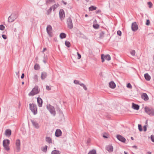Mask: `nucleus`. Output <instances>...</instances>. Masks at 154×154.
Wrapping results in <instances>:
<instances>
[{
  "mask_svg": "<svg viewBox=\"0 0 154 154\" xmlns=\"http://www.w3.org/2000/svg\"><path fill=\"white\" fill-rule=\"evenodd\" d=\"M38 86H36L33 88L31 91L28 94L29 96H33L39 93L40 90L38 88Z\"/></svg>",
  "mask_w": 154,
  "mask_h": 154,
  "instance_id": "f257e3e1",
  "label": "nucleus"
},
{
  "mask_svg": "<svg viewBox=\"0 0 154 154\" xmlns=\"http://www.w3.org/2000/svg\"><path fill=\"white\" fill-rule=\"evenodd\" d=\"M29 109L34 115L37 113V106L35 104L30 103L29 104Z\"/></svg>",
  "mask_w": 154,
  "mask_h": 154,
  "instance_id": "f03ea898",
  "label": "nucleus"
},
{
  "mask_svg": "<svg viewBox=\"0 0 154 154\" xmlns=\"http://www.w3.org/2000/svg\"><path fill=\"white\" fill-rule=\"evenodd\" d=\"M10 144V140L8 139H6L4 140L3 142V145L5 149L7 151L10 150V148L9 146Z\"/></svg>",
  "mask_w": 154,
  "mask_h": 154,
  "instance_id": "7ed1b4c3",
  "label": "nucleus"
},
{
  "mask_svg": "<svg viewBox=\"0 0 154 154\" xmlns=\"http://www.w3.org/2000/svg\"><path fill=\"white\" fill-rule=\"evenodd\" d=\"M47 108L49 111L50 113L54 116H55L56 115V112L54 107L50 104L47 105Z\"/></svg>",
  "mask_w": 154,
  "mask_h": 154,
  "instance_id": "20e7f679",
  "label": "nucleus"
},
{
  "mask_svg": "<svg viewBox=\"0 0 154 154\" xmlns=\"http://www.w3.org/2000/svg\"><path fill=\"white\" fill-rule=\"evenodd\" d=\"M145 112L150 116H154V109L151 108L145 107Z\"/></svg>",
  "mask_w": 154,
  "mask_h": 154,
  "instance_id": "39448f33",
  "label": "nucleus"
},
{
  "mask_svg": "<svg viewBox=\"0 0 154 154\" xmlns=\"http://www.w3.org/2000/svg\"><path fill=\"white\" fill-rule=\"evenodd\" d=\"M66 23L68 27L70 29H71L73 28V25L72 22L71 18L70 17H69L67 19Z\"/></svg>",
  "mask_w": 154,
  "mask_h": 154,
  "instance_id": "423d86ee",
  "label": "nucleus"
},
{
  "mask_svg": "<svg viewBox=\"0 0 154 154\" xmlns=\"http://www.w3.org/2000/svg\"><path fill=\"white\" fill-rule=\"evenodd\" d=\"M17 15L15 14H11L8 18V21L9 22H13L17 17Z\"/></svg>",
  "mask_w": 154,
  "mask_h": 154,
  "instance_id": "0eeeda50",
  "label": "nucleus"
},
{
  "mask_svg": "<svg viewBox=\"0 0 154 154\" xmlns=\"http://www.w3.org/2000/svg\"><path fill=\"white\" fill-rule=\"evenodd\" d=\"M16 151L19 152L20 150V141L19 139H17L15 142Z\"/></svg>",
  "mask_w": 154,
  "mask_h": 154,
  "instance_id": "6e6552de",
  "label": "nucleus"
},
{
  "mask_svg": "<svg viewBox=\"0 0 154 154\" xmlns=\"http://www.w3.org/2000/svg\"><path fill=\"white\" fill-rule=\"evenodd\" d=\"M101 59L102 62H103L104 61L105 59L109 61L111 60V58L109 54L104 55V54H102L101 55Z\"/></svg>",
  "mask_w": 154,
  "mask_h": 154,
  "instance_id": "1a4fd4ad",
  "label": "nucleus"
},
{
  "mask_svg": "<svg viewBox=\"0 0 154 154\" xmlns=\"http://www.w3.org/2000/svg\"><path fill=\"white\" fill-rule=\"evenodd\" d=\"M52 28L51 25H48L46 28L47 33L50 37L52 36Z\"/></svg>",
  "mask_w": 154,
  "mask_h": 154,
  "instance_id": "9d476101",
  "label": "nucleus"
},
{
  "mask_svg": "<svg viewBox=\"0 0 154 154\" xmlns=\"http://www.w3.org/2000/svg\"><path fill=\"white\" fill-rule=\"evenodd\" d=\"M59 15L60 18L61 20H63L65 17V12L63 9H60L59 11Z\"/></svg>",
  "mask_w": 154,
  "mask_h": 154,
  "instance_id": "9b49d317",
  "label": "nucleus"
},
{
  "mask_svg": "<svg viewBox=\"0 0 154 154\" xmlns=\"http://www.w3.org/2000/svg\"><path fill=\"white\" fill-rule=\"evenodd\" d=\"M138 29V26L136 22L133 23L131 25V29L132 31H135Z\"/></svg>",
  "mask_w": 154,
  "mask_h": 154,
  "instance_id": "f8f14e48",
  "label": "nucleus"
},
{
  "mask_svg": "<svg viewBox=\"0 0 154 154\" xmlns=\"http://www.w3.org/2000/svg\"><path fill=\"white\" fill-rule=\"evenodd\" d=\"M116 137L119 140L122 142L125 143L126 141L125 139L121 135H117Z\"/></svg>",
  "mask_w": 154,
  "mask_h": 154,
  "instance_id": "ddd939ff",
  "label": "nucleus"
},
{
  "mask_svg": "<svg viewBox=\"0 0 154 154\" xmlns=\"http://www.w3.org/2000/svg\"><path fill=\"white\" fill-rule=\"evenodd\" d=\"M33 125L36 128L38 129L39 128L38 124L33 119L30 120Z\"/></svg>",
  "mask_w": 154,
  "mask_h": 154,
  "instance_id": "4468645a",
  "label": "nucleus"
},
{
  "mask_svg": "<svg viewBox=\"0 0 154 154\" xmlns=\"http://www.w3.org/2000/svg\"><path fill=\"white\" fill-rule=\"evenodd\" d=\"M37 102L38 106L39 107H41L42 106L43 101L40 97H38L37 98Z\"/></svg>",
  "mask_w": 154,
  "mask_h": 154,
  "instance_id": "2eb2a0df",
  "label": "nucleus"
},
{
  "mask_svg": "<svg viewBox=\"0 0 154 154\" xmlns=\"http://www.w3.org/2000/svg\"><path fill=\"white\" fill-rule=\"evenodd\" d=\"M62 134V131L60 129H57L56 130L55 133V135L57 137L60 136Z\"/></svg>",
  "mask_w": 154,
  "mask_h": 154,
  "instance_id": "dca6fc26",
  "label": "nucleus"
},
{
  "mask_svg": "<svg viewBox=\"0 0 154 154\" xmlns=\"http://www.w3.org/2000/svg\"><path fill=\"white\" fill-rule=\"evenodd\" d=\"M11 130L10 129H6L5 132V134L7 137L10 136L11 134Z\"/></svg>",
  "mask_w": 154,
  "mask_h": 154,
  "instance_id": "f3484780",
  "label": "nucleus"
},
{
  "mask_svg": "<svg viewBox=\"0 0 154 154\" xmlns=\"http://www.w3.org/2000/svg\"><path fill=\"white\" fill-rule=\"evenodd\" d=\"M109 86L112 89H114L116 87V85L113 81H111L109 83Z\"/></svg>",
  "mask_w": 154,
  "mask_h": 154,
  "instance_id": "a211bd4d",
  "label": "nucleus"
},
{
  "mask_svg": "<svg viewBox=\"0 0 154 154\" xmlns=\"http://www.w3.org/2000/svg\"><path fill=\"white\" fill-rule=\"evenodd\" d=\"M106 149L109 152L113 151V147L112 145H108L106 148Z\"/></svg>",
  "mask_w": 154,
  "mask_h": 154,
  "instance_id": "6ab92c4d",
  "label": "nucleus"
},
{
  "mask_svg": "<svg viewBox=\"0 0 154 154\" xmlns=\"http://www.w3.org/2000/svg\"><path fill=\"white\" fill-rule=\"evenodd\" d=\"M47 76V74L45 72H42L41 73V79L43 80L46 78Z\"/></svg>",
  "mask_w": 154,
  "mask_h": 154,
  "instance_id": "aec40b11",
  "label": "nucleus"
},
{
  "mask_svg": "<svg viewBox=\"0 0 154 154\" xmlns=\"http://www.w3.org/2000/svg\"><path fill=\"white\" fill-rule=\"evenodd\" d=\"M132 108L134 109L138 110L139 109V106L137 104L133 103Z\"/></svg>",
  "mask_w": 154,
  "mask_h": 154,
  "instance_id": "412c9836",
  "label": "nucleus"
},
{
  "mask_svg": "<svg viewBox=\"0 0 154 154\" xmlns=\"http://www.w3.org/2000/svg\"><path fill=\"white\" fill-rule=\"evenodd\" d=\"M151 77L149 75L148 73H145V79L147 81H149L151 79Z\"/></svg>",
  "mask_w": 154,
  "mask_h": 154,
  "instance_id": "4be33fe9",
  "label": "nucleus"
},
{
  "mask_svg": "<svg viewBox=\"0 0 154 154\" xmlns=\"http://www.w3.org/2000/svg\"><path fill=\"white\" fill-rule=\"evenodd\" d=\"M97 7L94 5H91L89 8V11H92L96 10Z\"/></svg>",
  "mask_w": 154,
  "mask_h": 154,
  "instance_id": "5701e85b",
  "label": "nucleus"
},
{
  "mask_svg": "<svg viewBox=\"0 0 154 154\" xmlns=\"http://www.w3.org/2000/svg\"><path fill=\"white\" fill-rule=\"evenodd\" d=\"M60 37L61 39H63L66 37V35L65 33L62 32L60 34Z\"/></svg>",
  "mask_w": 154,
  "mask_h": 154,
  "instance_id": "b1692460",
  "label": "nucleus"
},
{
  "mask_svg": "<svg viewBox=\"0 0 154 154\" xmlns=\"http://www.w3.org/2000/svg\"><path fill=\"white\" fill-rule=\"evenodd\" d=\"M45 140L46 142H48L49 143H52V140L51 137H46Z\"/></svg>",
  "mask_w": 154,
  "mask_h": 154,
  "instance_id": "393cba45",
  "label": "nucleus"
},
{
  "mask_svg": "<svg viewBox=\"0 0 154 154\" xmlns=\"http://www.w3.org/2000/svg\"><path fill=\"white\" fill-rule=\"evenodd\" d=\"M59 6L58 4H55L52 6V9H53L54 11L55 9Z\"/></svg>",
  "mask_w": 154,
  "mask_h": 154,
  "instance_id": "a878e982",
  "label": "nucleus"
},
{
  "mask_svg": "<svg viewBox=\"0 0 154 154\" xmlns=\"http://www.w3.org/2000/svg\"><path fill=\"white\" fill-rule=\"evenodd\" d=\"M51 154H60V152L59 150H54L52 151Z\"/></svg>",
  "mask_w": 154,
  "mask_h": 154,
  "instance_id": "bb28decb",
  "label": "nucleus"
},
{
  "mask_svg": "<svg viewBox=\"0 0 154 154\" xmlns=\"http://www.w3.org/2000/svg\"><path fill=\"white\" fill-rule=\"evenodd\" d=\"M33 79H34V81L35 82H37L38 81V75H34L33 77Z\"/></svg>",
  "mask_w": 154,
  "mask_h": 154,
  "instance_id": "cd10ccee",
  "label": "nucleus"
},
{
  "mask_svg": "<svg viewBox=\"0 0 154 154\" xmlns=\"http://www.w3.org/2000/svg\"><path fill=\"white\" fill-rule=\"evenodd\" d=\"M34 69L35 70H38L40 69V66L38 64H35L34 66Z\"/></svg>",
  "mask_w": 154,
  "mask_h": 154,
  "instance_id": "c85d7f7f",
  "label": "nucleus"
},
{
  "mask_svg": "<svg viewBox=\"0 0 154 154\" xmlns=\"http://www.w3.org/2000/svg\"><path fill=\"white\" fill-rule=\"evenodd\" d=\"M88 154H97L96 150L93 149L90 151L88 153Z\"/></svg>",
  "mask_w": 154,
  "mask_h": 154,
  "instance_id": "c756f323",
  "label": "nucleus"
},
{
  "mask_svg": "<svg viewBox=\"0 0 154 154\" xmlns=\"http://www.w3.org/2000/svg\"><path fill=\"white\" fill-rule=\"evenodd\" d=\"M48 148V146L45 145V146L43 147L42 149V150L45 152H47V150Z\"/></svg>",
  "mask_w": 154,
  "mask_h": 154,
  "instance_id": "7c9ffc66",
  "label": "nucleus"
},
{
  "mask_svg": "<svg viewBox=\"0 0 154 154\" xmlns=\"http://www.w3.org/2000/svg\"><path fill=\"white\" fill-rule=\"evenodd\" d=\"M45 2L46 4H47L49 3H55V0H46Z\"/></svg>",
  "mask_w": 154,
  "mask_h": 154,
  "instance_id": "2f4dec72",
  "label": "nucleus"
},
{
  "mask_svg": "<svg viewBox=\"0 0 154 154\" xmlns=\"http://www.w3.org/2000/svg\"><path fill=\"white\" fill-rule=\"evenodd\" d=\"M65 45L66 47L69 48L70 47V43L69 42L66 41L65 42Z\"/></svg>",
  "mask_w": 154,
  "mask_h": 154,
  "instance_id": "473e14b6",
  "label": "nucleus"
},
{
  "mask_svg": "<svg viewBox=\"0 0 154 154\" xmlns=\"http://www.w3.org/2000/svg\"><path fill=\"white\" fill-rule=\"evenodd\" d=\"M93 26L94 28L95 29H98L99 27V25L98 24H94Z\"/></svg>",
  "mask_w": 154,
  "mask_h": 154,
  "instance_id": "72a5a7b5",
  "label": "nucleus"
},
{
  "mask_svg": "<svg viewBox=\"0 0 154 154\" xmlns=\"http://www.w3.org/2000/svg\"><path fill=\"white\" fill-rule=\"evenodd\" d=\"M52 7H50L47 11V14L48 15H49L51 13L52 11Z\"/></svg>",
  "mask_w": 154,
  "mask_h": 154,
  "instance_id": "f704fd0d",
  "label": "nucleus"
},
{
  "mask_svg": "<svg viewBox=\"0 0 154 154\" xmlns=\"http://www.w3.org/2000/svg\"><path fill=\"white\" fill-rule=\"evenodd\" d=\"M105 33L104 32H101L100 34V38H103L104 37Z\"/></svg>",
  "mask_w": 154,
  "mask_h": 154,
  "instance_id": "c9c22d12",
  "label": "nucleus"
},
{
  "mask_svg": "<svg viewBox=\"0 0 154 154\" xmlns=\"http://www.w3.org/2000/svg\"><path fill=\"white\" fill-rule=\"evenodd\" d=\"M138 128L139 130L140 131H142L143 129L142 128V126L141 125L139 124L138 125Z\"/></svg>",
  "mask_w": 154,
  "mask_h": 154,
  "instance_id": "e433bc0d",
  "label": "nucleus"
},
{
  "mask_svg": "<svg viewBox=\"0 0 154 154\" xmlns=\"http://www.w3.org/2000/svg\"><path fill=\"white\" fill-rule=\"evenodd\" d=\"M131 54L133 56H134L135 54V51L134 50H132L130 51Z\"/></svg>",
  "mask_w": 154,
  "mask_h": 154,
  "instance_id": "4c0bfd02",
  "label": "nucleus"
},
{
  "mask_svg": "<svg viewBox=\"0 0 154 154\" xmlns=\"http://www.w3.org/2000/svg\"><path fill=\"white\" fill-rule=\"evenodd\" d=\"M5 26L3 25H0V29L1 30H3L5 29Z\"/></svg>",
  "mask_w": 154,
  "mask_h": 154,
  "instance_id": "58836bf2",
  "label": "nucleus"
},
{
  "mask_svg": "<svg viewBox=\"0 0 154 154\" xmlns=\"http://www.w3.org/2000/svg\"><path fill=\"white\" fill-rule=\"evenodd\" d=\"M149 98L148 96L145 93V101L149 100Z\"/></svg>",
  "mask_w": 154,
  "mask_h": 154,
  "instance_id": "ea45409f",
  "label": "nucleus"
},
{
  "mask_svg": "<svg viewBox=\"0 0 154 154\" xmlns=\"http://www.w3.org/2000/svg\"><path fill=\"white\" fill-rule=\"evenodd\" d=\"M150 138L151 141L154 143V135H151L150 136Z\"/></svg>",
  "mask_w": 154,
  "mask_h": 154,
  "instance_id": "a19ab883",
  "label": "nucleus"
},
{
  "mask_svg": "<svg viewBox=\"0 0 154 154\" xmlns=\"http://www.w3.org/2000/svg\"><path fill=\"white\" fill-rule=\"evenodd\" d=\"M148 5H149V7L150 8H151L152 5V3L151 2H149L147 3Z\"/></svg>",
  "mask_w": 154,
  "mask_h": 154,
  "instance_id": "79ce46f5",
  "label": "nucleus"
},
{
  "mask_svg": "<svg viewBox=\"0 0 154 154\" xmlns=\"http://www.w3.org/2000/svg\"><path fill=\"white\" fill-rule=\"evenodd\" d=\"M147 121L148 120H146V122H145V132L147 130Z\"/></svg>",
  "mask_w": 154,
  "mask_h": 154,
  "instance_id": "37998d69",
  "label": "nucleus"
},
{
  "mask_svg": "<svg viewBox=\"0 0 154 154\" xmlns=\"http://www.w3.org/2000/svg\"><path fill=\"white\" fill-rule=\"evenodd\" d=\"M127 86L128 88H132V86L130 83H128L127 84Z\"/></svg>",
  "mask_w": 154,
  "mask_h": 154,
  "instance_id": "c03bdc74",
  "label": "nucleus"
},
{
  "mask_svg": "<svg viewBox=\"0 0 154 154\" xmlns=\"http://www.w3.org/2000/svg\"><path fill=\"white\" fill-rule=\"evenodd\" d=\"M150 24V22L149 20H147L146 21V24L147 26H149Z\"/></svg>",
  "mask_w": 154,
  "mask_h": 154,
  "instance_id": "a18cd8bd",
  "label": "nucleus"
},
{
  "mask_svg": "<svg viewBox=\"0 0 154 154\" xmlns=\"http://www.w3.org/2000/svg\"><path fill=\"white\" fill-rule=\"evenodd\" d=\"M74 83L75 84H80L79 82L77 80H75L74 81Z\"/></svg>",
  "mask_w": 154,
  "mask_h": 154,
  "instance_id": "49530a36",
  "label": "nucleus"
},
{
  "mask_svg": "<svg viewBox=\"0 0 154 154\" xmlns=\"http://www.w3.org/2000/svg\"><path fill=\"white\" fill-rule=\"evenodd\" d=\"M117 34L118 35L120 36L122 35V32L120 30H118L117 32Z\"/></svg>",
  "mask_w": 154,
  "mask_h": 154,
  "instance_id": "de8ad7c7",
  "label": "nucleus"
},
{
  "mask_svg": "<svg viewBox=\"0 0 154 154\" xmlns=\"http://www.w3.org/2000/svg\"><path fill=\"white\" fill-rule=\"evenodd\" d=\"M77 54L78 56V59H79L81 58V55L79 52H77Z\"/></svg>",
  "mask_w": 154,
  "mask_h": 154,
  "instance_id": "09e8293b",
  "label": "nucleus"
},
{
  "mask_svg": "<svg viewBox=\"0 0 154 154\" xmlns=\"http://www.w3.org/2000/svg\"><path fill=\"white\" fill-rule=\"evenodd\" d=\"M2 37L4 39H6L7 38V36L5 35H2Z\"/></svg>",
  "mask_w": 154,
  "mask_h": 154,
  "instance_id": "8fccbe9b",
  "label": "nucleus"
},
{
  "mask_svg": "<svg viewBox=\"0 0 154 154\" xmlns=\"http://www.w3.org/2000/svg\"><path fill=\"white\" fill-rule=\"evenodd\" d=\"M46 89L48 91L50 90L51 89V88H50L49 86L48 85L46 86Z\"/></svg>",
  "mask_w": 154,
  "mask_h": 154,
  "instance_id": "3c124183",
  "label": "nucleus"
},
{
  "mask_svg": "<svg viewBox=\"0 0 154 154\" xmlns=\"http://www.w3.org/2000/svg\"><path fill=\"white\" fill-rule=\"evenodd\" d=\"M101 12V11L100 10H96L95 11L96 14H98Z\"/></svg>",
  "mask_w": 154,
  "mask_h": 154,
  "instance_id": "603ef678",
  "label": "nucleus"
},
{
  "mask_svg": "<svg viewBox=\"0 0 154 154\" xmlns=\"http://www.w3.org/2000/svg\"><path fill=\"white\" fill-rule=\"evenodd\" d=\"M142 98L144 100V93H143L141 95Z\"/></svg>",
  "mask_w": 154,
  "mask_h": 154,
  "instance_id": "864d4df0",
  "label": "nucleus"
},
{
  "mask_svg": "<svg viewBox=\"0 0 154 154\" xmlns=\"http://www.w3.org/2000/svg\"><path fill=\"white\" fill-rule=\"evenodd\" d=\"M83 89L85 90V91H86L87 90V88L86 87V86L85 85L84 86H83Z\"/></svg>",
  "mask_w": 154,
  "mask_h": 154,
  "instance_id": "5fc2aeb1",
  "label": "nucleus"
},
{
  "mask_svg": "<svg viewBox=\"0 0 154 154\" xmlns=\"http://www.w3.org/2000/svg\"><path fill=\"white\" fill-rule=\"evenodd\" d=\"M43 61L44 63H46V60L45 59V56L44 57V59L43 60Z\"/></svg>",
  "mask_w": 154,
  "mask_h": 154,
  "instance_id": "6e6d98bb",
  "label": "nucleus"
},
{
  "mask_svg": "<svg viewBox=\"0 0 154 154\" xmlns=\"http://www.w3.org/2000/svg\"><path fill=\"white\" fill-rule=\"evenodd\" d=\"M79 85H80L81 86H82L83 87L85 85L83 83H80Z\"/></svg>",
  "mask_w": 154,
  "mask_h": 154,
  "instance_id": "4d7b16f0",
  "label": "nucleus"
},
{
  "mask_svg": "<svg viewBox=\"0 0 154 154\" xmlns=\"http://www.w3.org/2000/svg\"><path fill=\"white\" fill-rule=\"evenodd\" d=\"M24 73H22V75H21V79H23L24 78Z\"/></svg>",
  "mask_w": 154,
  "mask_h": 154,
  "instance_id": "13d9d810",
  "label": "nucleus"
},
{
  "mask_svg": "<svg viewBox=\"0 0 154 154\" xmlns=\"http://www.w3.org/2000/svg\"><path fill=\"white\" fill-rule=\"evenodd\" d=\"M62 2L64 5H66L67 4V3L64 2V1L62 0Z\"/></svg>",
  "mask_w": 154,
  "mask_h": 154,
  "instance_id": "bf43d9fd",
  "label": "nucleus"
},
{
  "mask_svg": "<svg viewBox=\"0 0 154 154\" xmlns=\"http://www.w3.org/2000/svg\"><path fill=\"white\" fill-rule=\"evenodd\" d=\"M47 50V48H44L42 51V52H44L45 51Z\"/></svg>",
  "mask_w": 154,
  "mask_h": 154,
  "instance_id": "052dcab7",
  "label": "nucleus"
},
{
  "mask_svg": "<svg viewBox=\"0 0 154 154\" xmlns=\"http://www.w3.org/2000/svg\"><path fill=\"white\" fill-rule=\"evenodd\" d=\"M132 147H133V148H135V149H137V146H135V145H134V146H133Z\"/></svg>",
  "mask_w": 154,
  "mask_h": 154,
  "instance_id": "680f3d73",
  "label": "nucleus"
},
{
  "mask_svg": "<svg viewBox=\"0 0 154 154\" xmlns=\"http://www.w3.org/2000/svg\"><path fill=\"white\" fill-rule=\"evenodd\" d=\"M103 137L105 138H108V137L107 136L104 135H103Z\"/></svg>",
  "mask_w": 154,
  "mask_h": 154,
  "instance_id": "e2e57ef3",
  "label": "nucleus"
},
{
  "mask_svg": "<svg viewBox=\"0 0 154 154\" xmlns=\"http://www.w3.org/2000/svg\"><path fill=\"white\" fill-rule=\"evenodd\" d=\"M147 154H151V153L150 152H147Z\"/></svg>",
  "mask_w": 154,
  "mask_h": 154,
  "instance_id": "0e129e2a",
  "label": "nucleus"
},
{
  "mask_svg": "<svg viewBox=\"0 0 154 154\" xmlns=\"http://www.w3.org/2000/svg\"><path fill=\"white\" fill-rule=\"evenodd\" d=\"M85 16L86 17H87L88 16V15L87 14H85Z\"/></svg>",
  "mask_w": 154,
  "mask_h": 154,
  "instance_id": "69168bd1",
  "label": "nucleus"
},
{
  "mask_svg": "<svg viewBox=\"0 0 154 154\" xmlns=\"http://www.w3.org/2000/svg\"><path fill=\"white\" fill-rule=\"evenodd\" d=\"M124 152L125 154H128L126 152H125V151H124Z\"/></svg>",
  "mask_w": 154,
  "mask_h": 154,
  "instance_id": "338daca9",
  "label": "nucleus"
},
{
  "mask_svg": "<svg viewBox=\"0 0 154 154\" xmlns=\"http://www.w3.org/2000/svg\"><path fill=\"white\" fill-rule=\"evenodd\" d=\"M131 139H132V140H134V138L133 137H131Z\"/></svg>",
  "mask_w": 154,
  "mask_h": 154,
  "instance_id": "774afa93",
  "label": "nucleus"
}]
</instances>
